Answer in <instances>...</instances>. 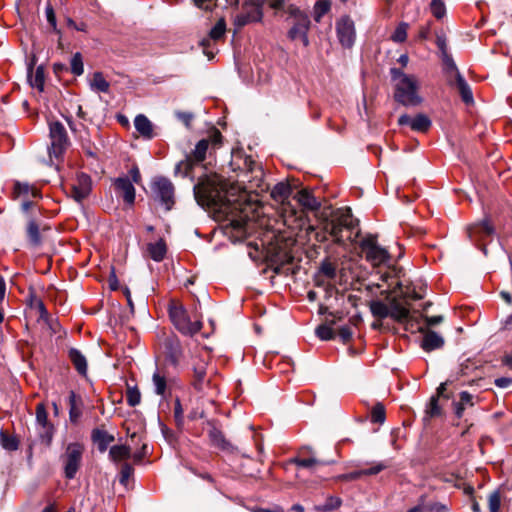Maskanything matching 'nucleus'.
Wrapping results in <instances>:
<instances>
[{
  "mask_svg": "<svg viewBox=\"0 0 512 512\" xmlns=\"http://www.w3.org/2000/svg\"><path fill=\"white\" fill-rule=\"evenodd\" d=\"M196 201L202 207L226 212L229 208L226 192L217 174L205 175L193 189Z\"/></svg>",
  "mask_w": 512,
  "mask_h": 512,
  "instance_id": "f257e3e1",
  "label": "nucleus"
},
{
  "mask_svg": "<svg viewBox=\"0 0 512 512\" xmlns=\"http://www.w3.org/2000/svg\"><path fill=\"white\" fill-rule=\"evenodd\" d=\"M390 75L395 84V100L403 106H417L422 103L418 94L419 82L414 75L405 74L398 68H391Z\"/></svg>",
  "mask_w": 512,
  "mask_h": 512,
  "instance_id": "f03ea898",
  "label": "nucleus"
},
{
  "mask_svg": "<svg viewBox=\"0 0 512 512\" xmlns=\"http://www.w3.org/2000/svg\"><path fill=\"white\" fill-rule=\"evenodd\" d=\"M326 230L338 245H345L347 240L355 243L360 235L359 221L353 217L350 208H346L336 219L329 222Z\"/></svg>",
  "mask_w": 512,
  "mask_h": 512,
  "instance_id": "7ed1b4c3",
  "label": "nucleus"
},
{
  "mask_svg": "<svg viewBox=\"0 0 512 512\" xmlns=\"http://www.w3.org/2000/svg\"><path fill=\"white\" fill-rule=\"evenodd\" d=\"M169 317L175 328L183 335L193 336L202 329L200 320L191 321L186 309L177 302L169 305Z\"/></svg>",
  "mask_w": 512,
  "mask_h": 512,
  "instance_id": "20e7f679",
  "label": "nucleus"
},
{
  "mask_svg": "<svg viewBox=\"0 0 512 512\" xmlns=\"http://www.w3.org/2000/svg\"><path fill=\"white\" fill-rule=\"evenodd\" d=\"M359 247L364 254L365 260L372 266H380L390 260L389 252L378 244L377 235H366L359 242Z\"/></svg>",
  "mask_w": 512,
  "mask_h": 512,
  "instance_id": "39448f33",
  "label": "nucleus"
},
{
  "mask_svg": "<svg viewBox=\"0 0 512 512\" xmlns=\"http://www.w3.org/2000/svg\"><path fill=\"white\" fill-rule=\"evenodd\" d=\"M210 146L208 139H201L195 146V149L180 161L175 167V173L184 177H193L192 170L206 159V154Z\"/></svg>",
  "mask_w": 512,
  "mask_h": 512,
  "instance_id": "423d86ee",
  "label": "nucleus"
},
{
  "mask_svg": "<svg viewBox=\"0 0 512 512\" xmlns=\"http://www.w3.org/2000/svg\"><path fill=\"white\" fill-rule=\"evenodd\" d=\"M84 445L79 442L69 443L61 456L64 465V474L67 479H73L82 462Z\"/></svg>",
  "mask_w": 512,
  "mask_h": 512,
  "instance_id": "0eeeda50",
  "label": "nucleus"
},
{
  "mask_svg": "<svg viewBox=\"0 0 512 512\" xmlns=\"http://www.w3.org/2000/svg\"><path fill=\"white\" fill-rule=\"evenodd\" d=\"M151 190L154 200L162 204L167 211L172 209L175 204V188L168 178H155Z\"/></svg>",
  "mask_w": 512,
  "mask_h": 512,
  "instance_id": "6e6552de",
  "label": "nucleus"
},
{
  "mask_svg": "<svg viewBox=\"0 0 512 512\" xmlns=\"http://www.w3.org/2000/svg\"><path fill=\"white\" fill-rule=\"evenodd\" d=\"M389 317L393 320L404 323L406 325V330L411 332L414 331V326L418 322L410 315L409 309L404 306L396 297H393L389 300Z\"/></svg>",
  "mask_w": 512,
  "mask_h": 512,
  "instance_id": "1a4fd4ad",
  "label": "nucleus"
},
{
  "mask_svg": "<svg viewBox=\"0 0 512 512\" xmlns=\"http://www.w3.org/2000/svg\"><path fill=\"white\" fill-rule=\"evenodd\" d=\"M51 150L55 156L60 155L68 145V135L64 125L55 121L50 123Z\"/></svg>",
  "mask_w": 512,
  "mask_h": 512,
  "instance_id": "9d476101",
  "label": "nucleus"
},
{
  "mask_svg": "<svg viewBox=\"0 0 512 512\" xmlns=\"http://www.w3.org/2000/svg\"><path fill=\"white\" fill-rule=\"evenodd\" d=\"M336 32L341 45L345 48H351L355 41L354 22L348 17H341L336 23Z\"/></svg>",
  "mask_w": 512,
  "mask_h": 512,
  "instance_id": "9b49d317",
  "label": "nucleus"
},
{
  "mask_svg": "<svg viewBox=\"0 0 512 512\" xmlns=\"http://www.w3.org/2000/svg\"><path fill=\"white\" fill-rule=\"evenodd\" d=\"M495 229L488 219L474 223L467 227V234L471 241L479 243L493 236Z\"/></svg>",
  "mask_w": 512,
  "mask_h": 512,
  "instance_id": "f8f14e48",
  "label": "nucleus"
},
{
  "mask_svg": "<svg viewBox=\"0 0 512 512\" xmlns=\"http://www.w3.org/2000/svg\"><path fill=\"white\" fill-rule=\"evenodd\" d=\"M92 181L89 175L81 173L77 175L75 183L71 186V196L77 202H82L91 192Z\"/></svg>",
  "mask_w": 512,
  "mask_h": 512,
  "instance_id": "ddd939ff",
  "label": "nucleus"
},
{
  "mask_svg": "<svg viewBox=\"0 0 512 512\" xmlns=\"http://www.w3.org/2000/svg\"><path fill=\"white\" fill-rule=\"evenodd\" d=\"M414 329L424 334L421 347L425 351L430 352L432 350L439 349L444 345L443 337L440 336L437 332L420 326L418 322L415 324Z\"/></svg>",
  "mask_w": 512,
  "mask_h": 512,
  "instance_id": "4468645a",
  "label": "nucleus"
},
{
  "mask_svg": "<svg viewBox=\"0 0 512 512\" xmlns=\"http://www.w3.org/2000/svg\"><path fill=\"white\" fill-rule=\"evenodd\" d=\"M208 425L210 426L208 437L211 445L225 452H234L235 446L225 438L223 432L212 422H209Z\"/></svg>",
  "mask_w": 512,
  "mask_h": 512,
  "instance_id": "2eb2a0df",
  "label": "nucleus"
},
{
  "mask_svg": "<svg viewBox=\"0 0 512 512\" xmlns=\"http://www.w3.org/2000/svg\"><path fill=\"white\" fill-rule=\"evenodd\" d=\"M164 352L166 357L175 365H177L183 355L180 340L176 335L167 336L163 341Z\"/></svg>",
  "mask_w": 512,
  "mask_h": 512,
  "instance_id": "dca6fc26",
  "label": "nucleus"
},
{
  "mask_svg": "<svg viewBox=\"0 0 512 512\" xmlns=\"http://www.w3.org/2000/svg\"><path fill=\"white\" fill-rule=\"evenodd\" d=\"M310 28L309 17H302L296 20L292 28L288 32V36L291 40L300 39L305 47L309 45L308 31Z\"/></svg>",
  "mask_w": 512,
  "mask_h": 512,
  "instance_id": "f3484780",
  "label": "nucleus"
},
{
  "mask_svg": "<svg viewBox=\"0 0 512 512\" xmlns=\"http://www.w3.org/2000/svg\"><path fill=\"white\" fill-rule=\"evenodd\" d=\"M114 187L125 203L132 205L135 201V188L128 177H119L114 180Z\"/></svg>",
  "mask_w": 512,
  "mask_h": 512,
  "instance_id": "a211bd4d",
  "label": "nucleus"
},
{
  "mask_svg": "<svg viewBox=\"0 0 512 512\" xmlns=\"http://www.w3.org/2000/svg\"><path fill=\"white\" fill-rule=\"evenodd\" d=\"M443 65V73L446 76L447 82L450 86L454 85V80L458 78V75H461L459 72L457 65L450 53L444 54L440 56Z\"/></svg>",
  "mask_w": 512,
  "mask_h": 512,
  "instance_id": "6ab92c4d",
  "label": "nucleus"
},
{
  "mask_svg": "<svg viewBox=\"0 0 512 512\" xmlns=\"http://www.w3.org/2000/svg\"><path fill=\"white\" fill-rule=\"evenodd\" d=\"M69 420L73 424H77L82 416L83 402L80 396L74 391L69 393Z\"/></svg>",
  "mask_w": 512,
  "mask_h": 512,
  "instance_id": "aec40b11",
  "label": "nucleus"
},
{
  "mask_svg": "<svg viewBox=\"0 0 512 512\" xmlns=\"http://www.w3.org/2000/svg\"><path fill=\"white\" fill-rule=\"evenodd\" d=\"M68 358L80 375L85 376L87 374V359L80 350L76 348H70L68 351Z\"/></svg>",
  "mask_w": 512,
  "mask_h": 512,
  "instance_id": "412c9836",
  "label": "nucleus"
},
{
  "mask_svg": "<svg viewBox=\"0 0 512 512\" xmlns=\"http://www.w3.org/2000/svg\"><path fill=\"white\" fill-rule=\"evenodd\" d=\"M299 204L309 211H316L320 208V201L308 190L303 189L296 194Z\"/></svg>",
  "mask_w": 512,
  "mask_h": 512,
  "instance_id": "4be33fe9",
  "label": "nucleus"
},
{
  "mask_svg": "<svg viewBox=\"0 0 512 512\" xmlns=\"http://www.w3.org/2000/svg\"><path fill=\"white\" fill-rule=\"evenodd\" d=\"M92 441L97 444L98 450L103 453L115 440L114 436L102 429H94L91 434Z\"/></svg>",
  "mask_w": 512,
  "mask_h": 512,
  "instance_id": "5701e85b",
  "label": "nucleus"
},
{
  "mask_svg": "<svg viewBox=\"0 0 512 512\" xmlns=\"http://www.w3.org/2000/svg\"><path fill=\"white\" fill-rule=\"evenodd\" d=\"M134 126L136 130L146 139L154 137L153 125L151 121L143 114H139L134 119Z\"/></svg>",
  "mask_w": 512,
  "mask_h": 512,
  "instance_id": "b1692460",
  "label": "nucleus"
},
{
  "mask_svg": "<svg viewBox=\"0 0 512 512\" xmlns=\"http://www.w3.org/2000/svg\"><path fill=\"white\" fill-rule=\"evenodd\" d=\"M225 33H226V21L224 18H220V19H218L216 24L211 28V30L209 32V38L203 39L201 41V45L205 48L209 44L210 40L218 41L225 36Z\"/></svg>",
  "mask_w": 512,
  "mask_h": 512,
  "instance_id": "393cba45",
  "label": "nucleus"
},
{
  "mask_svg": "<svg viewBox=\"0 0 512 512\" xmlns=\"http://www.w3.org/2000/svg\"><path fill=\"white\" fill-rule=\"evenodd\" d=\"M474 404V396L467 391H462L459 394V401L454 403L455 415L458 418H461L465 408L473 407Z\"/></svg>",
  "mask_w": 512,
  "mask_h": 512,
  "instance_id": "a878e982",
  "label": "nucleus"
},
{
  "mask_svg": "<svg viewBox=\"0 0 512 512\" xmlns=\"http://www.w3.org/2000/svg\"><path fill=\"white\" fill-rule=\"evenodd\" d=\"M205 382H206V363L202 361L199 364L195 365L193 368L192 385L196 390L201 391L203 389Z\"/></svg>",
  "mask_w": 512,
  "mask_h": 512,
  "instance_id": "bb28decb",
  "label": "nucleus"
},
{
  "mask_svg": "<svg viewBox=\"0 0 512 512\" xmlns=\"http://www.w3.org/2000/svg\"><path fill=\"white\" fill-rule=\"evenodd\" d=\"M131 457V448L128 445H114L109 450V458L113 462H120Z\"/></svg>",
  "mask_w": 512,
  "mask_h": 512,
  "instance_id": "cd10ccee",
  "label": "nucleus"
},
{
  "mask_svg": "<svg viewBox=\"0 0 512 512\" xmlns=\"http://www.w3.org/2000/svg\"><path fill=\"white\" fill-rule=\"evenodd\" d=\"M26 232L31 246L39 247L42 244L40 227L35 220L31 219L28 222Z\"/></svg>",
  "mask_w": 512,
  "mask_h": 512,
  "instance_id": "c85d7f7f",
  "label": "nucleus"
},
{
  "mask_svg": "<svg viewBox=\"0 0 512 512\" xmlns=\"http://www.w3.org/2000/svg\"><path fill=\"white\" fill-rule=\"evenodd\" d=\"M292 188L286 182L277 183L271 190V197L278 202H284L290 196Z\"/></svg>",
  "mask_w": 512,
  "mask_h": 512,
  "instance_id": "c756f323",
  "label": "nucleus"
},
{
  "mask_svg": "<svg viewBox=\"0 0 512 512\" xmlns=\"http://www.w3.org/2000/svg\"><path fill=\"white\" fill-rule=\"evenodd\" d=\"M453 86L457 87L461 98L465 103L469 104L473 102V94L471 88L462 75H458V78L454 80Z\"/></svg>",
  "mask_w": 512,
  "mask_h": 512,
  "instance_id": "7c9ffc66",
  "label": "nucleus"
},
{
  "mask_svg": "<svg viewBox=\"0 0 512 512\" xmlns=\"http://www.w3.org/2000/svg\"><path fill=\"white\" fill-rule=\"evenodd\" d=\"M147 250H148L150 257L154 261L160 262L165 257L166 244L162 239H160L159 241H157L155 243L148 244Z\"/></svg>",
  "mask_w": 512,
  "mask_h": 512,
  "instance_id": "2f4dec72",
  "label": "nucleus"
},
{
  "mask_svg": "<svg viewBox=\"0 0 512 512\" xmlns=\"http://www.w3.org/2000/svg\"><path fill=\"white\" fill-rule=\"evenodd\" d=\"M14 193L17 197L29 198V197H40V192L27 183L17 182L14 186Z\"/></svg>",
  "mask_w": 512,
  "mask_h": 512,
  "instance_id": "473e14b6",
  "label": "nucleus"
},
{
  "mask_svg": "<svg viewBox=\"0 0 512 512\" xmlns=\"http://www.w3.org/2000/svg\"><path fill=\"white\" fill-rule=\"evenodd\" d=\"M430 127L431 120L425 114H417L411 122V129L417 132H426Z\"/></svg>",
  "mask_w": 512,
  "mask_h": 512,
  "instance_id": "72a5a7b5",
  "label": "nucleus"
},
{
  "mask_svg": "<svg viewBox=\"0 0 512 512\" xmlns=\"http://www.w3.org/2000/svg\"><path fill=\"white\" fill-rule=\"evenodd\" d=\"M90 87L92 90L106 93L109 91L110 84L101 72H95L90 82Z\"/></svg>",
  "mask_w": 512,
  "mask_h": 512,
  "instance_id": "f704fd0d",
  "label": "nucleus"
},
{
  "mask_svg": "<svg viewBox=\"0 0 512 512\" xmlns=\"http://www.w3.org/2000/svg\"><path fill=\"white\" fill-rule=\"evenodd\" d=\"M0 444L7 451H16L19 447V440L14 435H9L5 431L0 432Z\"/></svg>",
  "mask_w": 512,
  "mask_h": 512,
  "instance_id": "c9c22d12",
  "label": "nucleus"
},
{
  "mask_svg": "<svg viewBox=\"0 0 512 512\" xmlns=\"http://www.w3.org/2000/svg\"><path fill=\"white\" fill-rule=\"evenodd\" d=\"M154 391L157 395L164 396L167 388V380L164 374L160 371H155L152 376Z\"/></svg>",
  "mask_w": 512,
  "mask_h": 512,
  "instance_id": "e433bc0d",
  "label": "nucleus"
},
{
  "mask_svg": "<svg viewBox=\"0 0 512 512\" xmlns=\"http://www.w3.org/2000/svg\"><path fill=\"white\" fill-rule=\"evenodd\" d=\"M54 432L55 428L53 424L40 426L38 431L39 440L46 448L50 447L53 440Z\"/></svg>",
  "mask_w": 512,
  "mask_h": 512,
  "instance_id": "4c0bfd02",
  "label": "nucleus"
},
{
  "mask_svg": "<svg viewBox=\"0 0 512 512\" xmlns=\"http://www.w3.org/2000/svg\"><path fill=\"white\" fill-rule=\"evenodd\" d=\"M30 85L37 88L39 91H43L45 74L43 66H38L33 74L29 76Z\"/></svg>",
  "mask_w": 512,
  "mask_h": 512,
  "instance_id": "58836bf2",
  "label": "nucleus"
},
{
  "mask_svg": "<svg viewBox=\"0 0 512 512\" xmlns=\"http://www.w3.org/2000/svg\"><path fill=\"white\" fill-rule=\"evenodd\" d=\"M331 2L329 0H318L314 5L313 17L316 22H320L322 17L329 12Z\"/></svg>",
  "mask_w": 512,
  "mask_h": 512,
  "instance_id": "ea45409f",
  "label": "nucleus"
},
{
  "mask_svg": "<svg viewBox=\"0 0 512 512\" xmlns=\"http://www.w3.org/2000/svg\"><path fill=\"white\" fill-rule=\"evenodd\" d=\"M370 310L373 316L380 319L389 317L390 314L388 304H385L382 301H372L370 304Z\"/></svg>",
  "mask_w": 512,
  "mask_h": 512,
  "instance_id": "a19ab883",
  "label": "nucleus"
},
{
  "mask_svg": "<svg viewBox=\"0 0 512 512\" xmlns=\"http://www.w3.org/2000/svg\"><path fill=\"white\" fill-rule=\"evenodd\" d=\"M370 419L372 423L383 424L386 419L385 407L382 403L377 402L371 409Z\"/></svg>",
  "mask_w": 512,
  "mask_h": 512,
  "instance_id": "79ce46f5",
  "label": "nucleus"
},
{
  "mask_svg": "<svg viewBox=\"0 0 512 512\" xmlns=\"http://www.w3.org/2000/svg\"><path fill=\"white\" fill-rule=\"evenodd\" d=\"M126 401L130 407H135L141 402V393L137 386L127 385Z\"/></svg>",
  "mask_w": 512,
  "mask_h": 512,
  "instance_id": "37998d69",
  "label": "nucleus"
},
{
  "mask_svg": "<svg viewBox=\"0 0 512 512\" xmlns=\"http://www.w3.org/2000/svg\"><path fill=\"white\" fill-rule=\"evenodd\" d=\"M36 422L40 426L51 425L48 420V413L44 403H38L35 410Z\"/></svg>",
  "mask_w": 512,
  "mask_h": 512,
  "instance_id": "c03bdc74",
  "label": "nucleus"
},
{
  "mask_svg": "<svg viewBox=\"0 0 512 512\" xmlns=\"http://www.w3.org/2000/svg\"><path fill=\"white\" fill-rule=\"evenodd\" d=\"M407 30H408V24L405 22L400 23L396 27L394 33L392 34L391 39L397 43L404 42L407 38Z\"/></svg>",
  "mask_w": 512,
  "mask_h": 512,
  "instance_id": "a18cd8bd",
  "label": "nucleus"
},
{
  "mask_svg": "<svg viewBox=\"0 0 512 512\" xmlns=\"http://www.w3.org/2000/svg\"><path fill=\"white\" fill-rule=\"evenodd\" d=\"M71 71L74 75L80 76L84 72L82 56L79 52L75 53L70 62Z\"/></svg>",
  "mask_w": 512,
  "mask_h": 512,
  "instance_id": "49530a36",
  "label": "nucleus"
},
{
  "mask_svg": "<svg viewBox=\"0 0 512 512\" xmlns=\"http://www.w3.org/2000/svg\"><path fill=\"white\" fill-rule=\"evenodd\" d=\"M291 463L303 467V468H312L315 465L320 464L321 462L314 458V457H308V458H300L296 457L290 460Z\"/></svg>",
  "mask_w": 512,
  "mask_h": 512,
  "instance_id": "de8ad7c7",
  "label": "nucleus"
},
{
  "mask_svg": "<svg viewBox=\"0 0 512 512\" xmlns=\"http://www.w3.org/2000/svg\"><path fill=\"white\" fill-rule=\"evenodd\" d=\"M174 419L176 426L182 428L184 425V410L179 398H176L174 405Z\"/></svg>",
  "mask_w": 512,
  "mask_h": 512,
  "instance_id": "09e8293b",
  "label": "nucleus"
},
{
  "mask_svg": "<svg viewBox=\"0 0 512 512\" xmlns=\"http://www.w3.org/2000/svg\"><path fill=\"white\" fill-rule=\"evenodd\" d=\"M430 9L433 16L437 19H441L446 13L445 5L441 0H432Z\"/></svg>",
  "mask_w": 512,
  "mask_h": 512,
  "instance_id": "8fccbe9b",
  "label": "nucleus"
},
{
  "mask_svg": "<svg viewBox=\"0 0 512 512\" xmlns=\"http://www.w3.org/2000/svg\"><path fill=\"white\" fill-rule=\"evenodd\" d=\"M436 45L440 51V56L448 54L447 37L443 30L436 32Z\"/></svg>",
  "mask_w": 512,
  "mask_h": 512,
  "instance_id": "3c124183",
  "label": "nucleus"
},
{
  "mask_svg": "<svg viewBox=\"0 0 512 512\" xmlns=\"http://www.w3.org/2000/svg\"><path fill=\"white\" fill-rule=\"evenodd\" d=\"M320 272L329 279L336 277V266L330 261L326 260L321 263Z\"/></svg>",
  "mask_w": 512,
  "mask_h": 512,
  "instance_id": "603ef678",
  "label": "nucleus"
},
{
  "mask_svg": "<svg viewBox=\"0 0 512 512\" xmlns=\"http://www.w3.org/2000/svg\"><path fill=\"white\" fill-rule=\"evenodd\" d=\"M488 505L490 512H499L501 497L498 491H494L489 495Z\"/></svg>",
  "mask_w": 512,
  "mask_h": 512,
  "instance_id": "864d4df0",
  "label": "nucleus"
},
{
  "mask_svg": "<svg viewBox=\"0 0 512 512\" xmlns=\"http://www.w3.org/2000/svg\"><path fill=\"white\" fill-rule=\"evenodd\" d=\"M316 335L321 340H331L334 337V331L333 329L328 325H320L316 329Z\"/></svg>",
  "mask_w": 512,
  "mask_h": 512,
  "instance_id": "5fc2aeb1",
  "label": "nucleus"
},
{
  "mask_svg": "<svg viewBox=\"0 0 512 512\" xmlns=\"http://www.w3.org/2000/svg\"><path fill=\"white\" fill-rule=\"evenodd\" d=\"M133 472H134V469L130 464H128V463L123 464L121 467V471H120V478H119L120 483L122 485L126 486L128 483V480L131 477V475L133 474Z\"/></svg>",
  "mask_w": 512,
  "mask_h": 512,
  "instance_id": "6e6d98bb",
  "label": "nucleus"
},
{
  "mask_svg": "<svg viewBox=\"0 0 512 512\" xmlns=\"http://www.w3.org/2000/svg\"><path fill=\"white\" fill-rule=\"evenodd\" d=\"M243 161V170H245L246 173H253L257 168L260 174L259 176H262V170L258 167L257 163L251 157H245Z\"/></svg>",
  "mask_w": 512,
  "mask_h": 512,
  "instance_id": "4d7b16f0",
  "label": "nucleus"
},
{
  "mask_svg": "<svg viewBox=\"0 0 512 512\" xmlns=\"http://www.w3.org/2000/svg\"><path fill=\"white\" fill-rule=\"evenodd\" d=\"M388 467L387 464L383 462L375 463L370 468L362 469V473L365 475H376L386 469Z\"/></svg>",
  "mask_w": 512,
  "mask_h": 512,
  "instance_id": "13d9d810",
  "label": "nucleus"
},
{
  "mask_svg": "<svg viewBox=\"0 0 512 512\" xmlns=\"http://www.w3.org/2000/svg\"><path fill=\"white\" fill-rule=\"evenodd\" d=\"M216 1L217 0H193L198 8L206 11H211L216 6Z\"/></svg>",
  "mask_w": 512,
  "mask_h": 512,
  "instance_id": "bf43d9fd",
  "label": "nucleus"
},
{
  "mask_svg": "<svg viewBox=\"0 0 512 512\" xmlns=\"http://www.w3.org/2000/svg\"><path fill=\"white\" fill-rule=\"evenodd\" d=\"M287 12L289 13V15L291 17H293L296 20H299L302 18V17H308V15L304 12H302L298 7L294 6V5H290L287 9Z\"/></svg>",
  "mask_w": 512,
  "mask_h": 512,
  "instance_id": "052dcab7",
  "label": "nucleus"
},
{
  "mask_svg": "<svg viewBox=\"0 0 512 512\" xmlns=\"http://www.w3.org/2000/svg\"><path fill=\"white\" fill-rule=\"evenodd\" d=\"M45 13H46V18H47L48 23L52 27H56V16H55L54 9L51 4H47V6L45 8Z\"/></svg>",
  "mask_w": 512,
  "mask_h": 512,
  "instance_id": "680f3d73",
  "label": "nucleus"
},
{
  "mask_svg": "<svg viewBox=\"0 0 512 512\" xmlns=\"http://www.w3.org/2000/svg\"><path fill=\"white\" fill-rule=\"evenodd\" d=\"M428 413L432 417L438 416L440 414V408L438 406V398L437 397L431 398Z\"/></svg>",
  "mask_w": 512,
  "mask_h": 512,
  "instance_id": "e2e57ef3",
  "label": "nucleus"
},
{
  "mask_svg": "<svg viewBox=\"0 0 512 512\" xmlns=\"http://www.w3.org/2000/svg\"><path fill=\"white\" fill-rule=\"evenodd\" d=\"M246 223H247V216L241 217L240 219H232L231 220V226L237 231L244 230Z\"/></svg>",
  "mask_w": 512,
  "mask_h": 512,
  "instance_id": "0e129e2a",
  "label": "nucleus"
},
{
  "mask_svg": "<svg viewBox=\"0 0 512 512\" xmlns=\"http://www.w3.org/2000/svg\"><path fill=\"white\" fill-rule=\"evenodd\" d=\"M352 330L348 326H343L339 329V336L343 342H348L352 338Z\"/></svg>",
  "mask_w": 512,
  "mask_h": 512,
  "instance_id": "69168bd1",
  "label": "nucleus"
},
{
  "mask_svg": "<svg viewBox=\"0 0 512 512\" xmlns=\"http://www.w3.org/2000/svg\"><path fill=\"white\" fill-rule=\"evenodd\" d=\"M495 385L499 388H507L512 384V378L510 377H499L494 381Z\"/></svg>",
  "mask_w": 512,
  "mask_h": 512,
  "instance_id": "338daca9",
  "label": "nucleus"
},
{
  "mask_svg": "<svg viewBox=\"0 0 512 512\" xmlns=\"http://www.w3.org/2000/svg\"><path fill=\"white\" fill-rule=\"evenodd\" d=\"M147 454V445L144 443L140 450L133 454V460L135 463H140Z\"/></svg>",
  "mask_w": 512,
  "mask_h": 512,
  "instance_id": "774afa93",
  "label": "nucleus"
}]
</instances>
